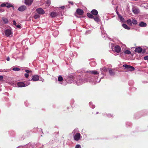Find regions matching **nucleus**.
I'll use <instances>...</instances> for the list:
<instances>
[{
  "mask_svg": "<svg viewBox=\"0 0 148 148\" xmlns=\"http://www.w3.org/2000/svg\"><path fill=\"white\" fill-rule=\"evenodd\" d=\"M24 76L25 77L27 78L29 77V74L28 73H25V74Z\"/></svg>",
  "mask_w": 148,
  "mask_h": 148,
  "instance_id": "473e14b6",
  "label": "nucleus"
},
{
  "mask_svg": "<svg viewBox=\"0 0 148 148\" xmlns=\"http://www.w3.org/2000/svg\"><path fill=\"white\" fill-rule=\"evenodd\" d=\"M132 11L135 14H137L139 12V10L135 8H133Z\"/></svg>",
  "mask_w": 148,
  "mask_h": 148,
  "instance_id": "a211bd4d",
  "label": "nucleus"
},
{
  "mask_svg": "<svg viewBox=\"0 0 148 148\" xmlns=\"http://www.w3.org/2000/svg\"><path fill=\"white\" fill-rule=\"evenodd\" d=\"M26 6L24 5H23L19 7L18 9V10L20 11L23 12L26 10Z\"/></svg>",
  "mask_w": 148,
  "mask_h": 148,
  "instance_id": "0eeeda50",
  "label": "nucleus"
},
{
  "mask_svg": "<svg viewBox=\"0 0 148 148\" xmlns=\"http://www.w3.org/2000/svg\"><path fill=\"white\" fill-rule=\"evenodd\" d=\"M123 66L125 67V68L128 69L129 71H133L135 69L133 66L127 64H124L123 65Z\"/></svg>",
  "mask_w": 148,
  "mask_h": 148,
  "instance_id": "f03ea898",
  "label": "nucleus"
},
{
  "mask_svg": "<svg viewBox=\"0 0 148 148\" xmlns=\"http://www.w3.org/2000/svg\"><path fill=\"white\" fill-rule=\"evenodd\" d=\"M12 70L14 71H18L20 70V69L19 68L15 67Z\"/></svg>",
  "mask_w": 148,
  "mask_h": 148,
  "instance_id": "c85d7f7f",
  "label": "nucleus"
},
{
  "mask_svg": "<svg viewBox=\"0 0 148 148\" xmlns=\"http://www.w3.org/2000/svg\"><path fill=\"white\" fill-rule=\"evenodd\" d=\"M87 15L89 18H94V16L91 13H88L87 14Z\"/></svg>",
  "mask_w": 148,
  "mask_h": 148,
  "instance_id": "aec40b11",
  "label": "nucleus"
},
{
  "mask_svg": "<svg viewBox=\"0 0 148 148\" xmlns=\"http://www.w3.org/2000/svg\"><path fill=\"white\" fill-rule=\"evenodd\" d=\"M109 69V72L110 74L111 75H114L115 74L114 70H112L111 69Z\"/></svg>",
  "mask_w": 148,
  "mask_h": 148,
  "instance_id": "f8f14e48",
  "label": "nucleus"
},
{
  "mask_svg": "<svg viewBox=\"0 0 148 148\" xmlns=\"http://www.w3.org/2000/svg\"><path fill=\"white\" fill-rule=\"evenodd\" d=\"M36 11L39 14H44L45 12L44 10L41 8H39L37 9L36 10Z\"/></svg>",
  "mask_w": 148,
  "mask_h": 148,
  "instance_id": "39448f33",
  "label": "nucleus"
},
{
  "mask_svg": "<svg viewBox=\"0 0 148 148\" xmlns=\"http://www.w3.org/2000/svg\"><path fill=\"white\" fill-rule=\"evenodd\" d=\"M89 73H91L94 75H97L99 74V73L97 71H90L89 72Z\"/></svg>",
  "mask_w": 148,
  "mask_h": 148,
  "instance_id": "b1692460",
  "label": "nucleus"
},
{
  "mask_svg": "<svg viewBox=\"0 0 148 148\" xmlns=\"http://www.w3.org/2000/svg\"><path fill=\"white\" fill-rule=\"evenodd\" d=\"M13 25H14L16 26V23L15 21H13Z\"/></svg>",
  "mask_w": 148,
  "mask_h": 148,
  "instance_id": "e433bc0d",
  "label": "nucleus"
},
{
  "mask_svg": "<svg viewBox=\"0 0 148 148\" xmlns=\"http://www.w3.org/2000/svg\"><path fill=\"white\" fill-rule=\"evenodd\" d=\"M144 59L145 60H148V56H145Z\"/></svg>",
  "mask_w": 148,
  "mask_h": 148,
  "instance_id": "f704fd0d",
  "label": "nucleus"
},
{
  "mask_svg": "<svg viewBox=\"0 0 148 148\" xmlns=\"http://www.w3.org/2000/svg\"><path fill=\"white\" fill-rule=\"evenodd\" d=\"M139 25L140 27H146L147 25L145 23L141 22L139 23Z\"/></svg>",
  "mask_w": 148,
  "mask_h": 148,
  "instance_id": "4468645a",
  "label": "nucleus"
},
{
  "mask_svg": "<svg viewBox=\"0 0 148 148\" xmlns=\"http://www.w3.org/2000/svg\"><path fill=\"white\" fill-rule=\"evenodd\" d=\"M6 7L8 8L12 7L13 10L14 9V7L13 5L10 3H6Z\"/></svg>",
  "mask_w": 148,
  "mask_h": 148,
  "instance_id": "ddd939ff",
  "label": "nucleus"
},
{
  "mask_svg": "<svg viewBox=\"0 0 148 148\" xmlns=\"http://www.w3.org/2000/svg\"><path fill=\"white\" fill-rule=\"evenodd\" d=\"M119 18L120 19L121 21H122L123 19V16L121 15H119Z\"/></svg>",
  "mask_w": 148,
  "mask_h": 148,
  "instance_id": "2f4dec72",
  "label": "nucleus"
},
{
  "mask_svg": "<svg viewBox=\"0 0 148 148\" xmlns=\"http://www.w3.org/2000/svg\"><path fill=\"white\" fill-rule=\"evenodd\" d=\"M101 69L103 71H104L105 72H107L108 71L107 69L105 67Z\"/></svg>",
  "mask_w": 148,
  "mask_h": 148,
  "instance_id": "7c9ffc66",
  "label": "nucleus"
},
{
  "mask_svg": "<svg viewBox=\"0 0 148 148\" xmlns=\"http://www.w3.org/2000/svg\"><path fill=\"white\" fill-rule=\"evenodd\" d=\"M6 60L8 61H9L10 60V58L8 56L7 57V58H6Z\"/></svg>",
  "mask_w": 148,
  "mask_h": 148,
  "instance_id": "79ce46f5",
  "label": "nucleus"
},
{
  "mask_svg": "<svg viewBox=\"0 0 148 148\" xmlns=\"http://www.w3.org/2000/svg\"><path fill=\"white\" fill-rule=\"evenodd\" d=\"M39 79V76L37 75H35L32 76V80L34 81H36Z\"/></svg>",
  "mask_w": 148,
  "mask_h": 148,
  "instance_id": "423d86ee",
  "label": "nucleus"
},
{
  "mask_svg": "<svg viewBox=\"0 0 148 148\" xmlns=\"http://www.w3.org/2000/svg\"><path fill=\"white\" fill-rule=\"evenodd\" d=\"M6 3H3L1 4V5L0 6L1 7H5V6L6 7Z\"/></svg>",
  "mask_w": 148,
  "mask_h": 148,
  "instance_id": "c756f323",
  "label": "nucleus"
},
{
  "mask_svg": "<svg viewBox=\"0 0 148 148\" xmlns=\"http://www.w3.org/2000/svg\"><path fill=\"white\" fill-rule=\"evenodd\" d=\"M5 11V10H4L2 9V8H1V9H0V12H3L4 11Z\"/></svg>",
  "mask_w": 148,
  "mask_h": 148,
  "instance_id": "4c0bfd02",
  "label": "nucleus"
},
{
  "mask_svg": "<svg viewBox=\"0 0 148 148\" xmlns=\"http://www.w3.org/2000/svg\"><path fill=\"white\" fill-rule=\"evenodd\" d=\"M81 147V146L79 145H77L75 146V148H80Z\"/></svg>",
  "mask_w": 148,
  "mask_h": 148,
  "instance_id": "c9c22d12",
  "label": "nucleus"
},
{
  "mask_svg": "<svg viewBox=\"0 0 148 148\" xmlns=\"http://www.w3.org/2000/svg\"><path fill=\"white\" fill-rule=\"evenodd\" d=\"M33 2V0H25V3L27 5H30Z\"/></svg>",
  "mask_w": 148,
  "mask_h": 148,
  "instance_id": "6e6552de",
  "label": "nucleus"
},
{
  "mask_svg": "<svg viewBox=\"0 0 148 148\" xmlns=\"http://www.w3.org/2000/svg\"><path fill=\"white\" fill-rule=\"evenodd\" d=\"M2 19L4 23H7L8 22V20L7 18H3Z\"/></svg>",
  "mask_w": 148,
  "mask_h": 148,
  "instance_id": "412c9836",
  "label": "nucleus"
},
{
  "mask_svg": "<svg viewBox=\"0 0 148 148\" xmlns=\"http://www.w3.org/2000/svg\"><path fill=\"white\" fill-rule=\"evenodd\" d=\"M127 23L130 25H132V21L130 19H128L127 20Z\"/></svg>",
  "mask_w": 148,
  "mask_h": 148,
  "instance_id": "5701e85b",
  "label": "nucleus"
},
{
  "mask_svg": "<svg viewBox=\"0 0 148 148\" xmlns=\"http://www.w3.org/2000/svg\"><path fill=\"white\" fill-rule=\"evenodd\" d=\"M5 33L6 36L10 37L12 36V33L11 30L10 29H7L5 30Z\"/></svg>",
  "mask_w": 148,
  "mask_h": 148,
  "instance_id": "f257e3e1",
  "label": "nucleus"
},
{
  "mask_svg": "<svg viewBox=\"0 0 148 148\" xmlns=\"http://www.w3.org/2000/svg\"><path fill=\"white\" fill-rule=\"evenodd\" d=\"M18 86L19 87H24L25 86V84L23 82L18 83Z\"/></svg>",
  "mask_w": 148,
  "mask_h": 148,
  "instance_id": "2eb2a0df",
  "label": "nucleus"
},
{
  "mask_svg": "<svg viewBox=\"0 0 148 148\" xmlns=\"http://www.w3.org/2000/svg\"><path fill=\"white\" fill-rule=\"evenodd\" d=\"M95 17L94 16L93 18L95 21L97 22H98L99 21V15H97L96 16H95Z\"/></svg>",
  "mask_w": 148,
  "mask_h": 148,
  "instance_id": "dca6fc26",
  "label": "nucleus"
},
{
  "mask_svg": "<svg viewBox=\"0 0 148 148\" xmlns=\"http://www.w3.org/2000/svg\"><path fill=\"white\" fill-rule=\"evenodd\" d=\"M142 49L140 47H136L134 50L135 52L138 53H141L142 51Z\"/></svg>",
  "mask_w": 148,
  "mask_h": 148,
  "instance_id": "9d476101",
  "label": "nucleus"
},
{
  "mask_svg": "<svg viewBox=\"0 0 148 148\" xmlns=\"http://www.w3.org/2000/svg\"><path fill=\"white\" fill-rule=\"evenodd\" d=\"M25 71L27 73H29L32 72L31 70H25Z\"/></svg>",
  "mask_w": 148,
  "mask_h": 148,
  "instance_id": "72a5a7b5",
  "label": "nucleus"
},
{
  "mask_svg": "<svg viewBox=\"0 0 148 148\" xmlns=\"http://www.w3.org/2000/svg\"><path fill=\"white\" fill-rule=\"evenodd\" d=\"M16 26L17 27L19 28H21V26L19 25H16Z\"/></svg>",
  "mask_w": 148,
  "mask_h": 148,
  "instance_id": "a19ab883",
  "label": "nucleus"
},
{
  "mask_svg": "<svg viewBox=\"0 0 148 148\" xmlns=\"http://www.w3.org/2000/svg\"><path fill=\"white\" fill-rule=\"evenodd\" d=\"M39 15L37 14H35L34 16V17L35 19H37L38 18H39Z\"/></svg>",
  "mask_w": 148,
  "mask_h": 148,
  "instance_id": "393cba45",
  "label": "nucleus"
},
{
  "mask_svg": "<svg viewBox=\"0 0 148 148\" xmlns=\"http://www.w3.org/2000/svg\"><path fill=\"white\" fill-rule=\"evenodd\" d=\"M81 136V134L79 133H77L74 136V139L76 141L79 140Z\"/></svg>",
  "mask_w": 148,
  "mask_h": 148,
  "instance_id": "7ed1b4c3",
  "label": "nucleus"
},
{
  "mask_svg": "<svg viewBox=\"0 0 148 148\" xmlns=\"http://www.w3.org/2000/svg\"><path fill=\"white\" fill-rule=\"evenodd\" d=\"M107 116L109 117H112L113 115H111L110 114H107Z\"/></svg>",
  "mask_w": 148,
  "mask_h": 148,
  "instance_id": "ea45409f",
  "label": "nucleus"
},
{
  "mask_svg": "<svg viewBox=\"0 0 148 148\" xmlns=\"http://www.w3.org/2000/svg\"><path fill=\"white\" fill-rule=\"evenodd\" d=\"M3 76L2 75L0 76V80H2L3 79Z\"/></svg>",
  "mask_w": 148,
  "mask_h": 148,
  "instance_id": "58836bf2",
  "label": "nucleus"
},
{
  "mask_svg": "<svg viewBox=\"0 0 148 148\" xmlns=\"http://www.w3.org/2000/svg\"><path fill=\"white\" fill-rule=\"evenodd\" d=\"M60 8L62 9H64L65 8V7L64 6H61Z\"/></svg>",
  "mask_w": 148,
  "mask_h": 148,
  "instance_id": "a18cd8bd",
  "label": "nucleus"
},
{
  "mask_svg": "<svg viewBox=\"0 0 148 148\" xmlns=\"http://www.w3.org/2000/svg\"><path fill=\"white\" fill-rule=\"evenodd\" d=\"M58 79L59 81L61 82L63 81V78L62 76H60L58 77Z\"/></svg>",
  "mask_w": 148,
  "mask_h": 148,
  "instance_id": "bb28decb",
  "label": "nucleus"
},
{
  "mask_svg": "<svg viewBox=\"0 0 148 148\" xmlns=\"http://www.w3.org/2000/svg\"><path fill=\"white\" fill-rule=\"evenodd\" d=\"M57 14L55 12H52L50 14V16L52 18H54L57 15Z\"/></svg>",
  "mask_w": 148,
  "mask_h": 148,
  "instance_id": "f3484780",
  "label": "nucleus"
},
{
  "mask_svg": "<svg viewBox=\"0 0 148 148\" xmlns=\"http://www.w3.org/2000/svg\"><path fill=\"white\" fill-rule=\"evenodd\" d=\"M76 12L78 15H82L84 13V11L78 8L76 10Z\"/></svg>",
  "mask_w": 148,
  "mask_h": 148,
  "instance_id": "1a4fd4ad",
  "label": "nucleus"
},
{
  "mask_svg": "<svg viewBox=\"0 0 148 148\" xmlns=\"http://www.w3.org/2000/svg\"><path fill=\"white\" fill-rule=\"evenodd\" d=\"M47 4L49 5L50 4V1H47Z\"/></svg>",
  "mask_w": 148,
  "mask_h": 148,
  "instance_id": "37998d69",
  "label": "nucleus"
},
{
  "mask_svg": "<svg viewBox=\"0 0 148 148\" xmlns=\"http://www.w3.org/2000/svg\"><path fill=\"white\" fill-rule=\"evenodd\" d=\"M121 49L119 45H116L114 47V51L115 52L119 53L121 51Z\"/></svg>",
  "mask_w": 148,
  "mask_h": 148,
  "instance_id": "20e7f679",
  "label": "nucleus"
},
{
  "mask_svg": "<svg viewBox=\"0 0 148 148\" xmlns=\"http://www.w3.org/2000/svg\"><path fill=\"white\" fill-rule=\"evenodd\" d=\"M124 53H125L126 54H131V52L130 51L126 50L125 51Z\"/></svg>",
  "mask_w": 148,
  "mask_h": 148,
  "instance_id": "cd10ccee",
  "label": "nucleus"
},
{
  "mask_svg": "<svg viewBox=\"0 0 148 148\" xmlns=\"http://www.w3.org/2000/svg\"><path fill=\"white\" fill-rule=\"evenodd\" d=\"M69 3H70L72 5H73V2L69 1Z\"/></svg>",
  "mask_w": 148,
  "mask_h": 148,
  "instance_id": "c03bdc74",
  "label": "nucleus"
},
{
  "mask_svg": "<svg viewBox=\"0 0 148 148\" xmlns=\"http://www.w3.org/2000/svg\"><path fill=\"white\" fill-rule=\"evenodd\" d=\"M122 25V26L126 29L129 30L130 29V27H128L126 24H123Z\"/></svg>",
  "mask_w": 148,
  "mask_h": 148,
  "instance_id": "6ab92c4d",
  "label": "nucleus"
},
{
  "mask_svg": "<svg viewBox=\"0 0 148 148\" xmlns=\"http://www.w3.org/2000/svg\"><path fill=\"white\" fill-rule=\"evenodd\" d=\"M132 23L133 24H134V25H136L137 24V21L136 20H134V19L132 21Z\"/></svg>",
  "mask_w": 148,
  "mask_h": 148,
  "instance_id": "a878e982",
  "label": "nucleus"
},
{
  "mask_svg": "<svg viewBox=\"0 0 148 148\" xmlns=\"http://www.w3.org/2000/svg\"><path fill=\"white\" fill-rule=\"evenodd\" d=\"M93 15L96 16L98 15V11L95 9L92 10L90 12Z\"/></svg>",
  "mask_w": 148,
  "mask_h": 148,
  "instance_id": "9b49d317",
  "label": "nucleus"
},
{
  "mask_svg": "<svg viewBox=\"0 0 148 148\" xmlns=\"http://www.w3.org/2000/svg\"><path fill=\"white\" fill-rule=\"evenodd\" d=\"M68 78L69 79L71 80V81H73L74 79V77L72 75H70L68 77Z\"/></svg>",
  "mask_w": 148,
  "mask_h": 148,
  "instance_id": "4be33fe9",
  "label": "nucleus"
}]
</instances>
